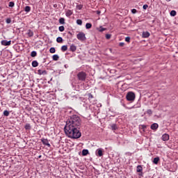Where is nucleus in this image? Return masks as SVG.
I'll use <instances>...</instances> for the list:
<instances>
[{
	"mask_svg": "<svg viewBox=\"0 0 178 178\" xmlns=\"http://www.w3.org/2000/svg\"><path fill=\"white\" fill-rule=\"evenodd\" d=\"M80 126H81V119L77 115L71 116L66 122L64 128L65 133L69 138H80L81 132H80Z\"/></svg>",
	"mask_w": 178,
	"mask_h": 178,
	"instance_id": "f257e3e1",
	"label": "nucleus"
},
{
	"mask_svg": "<svg viewBox=\"0 0 178 178\" xmlns=\"http://www.w3.org/2000/svg\"><path fill=\"white\" fill-rule=\"evenodd\" d=\"M77 78L79 81H86V79H87V74L84 72H80L77 74Z\"/></svg>",
	"mask_w": 178,
	"mask_h": 178,
	"instance_id": "f03ea898",
	"label": "nucleus"
},
{
	"mask_svg": "<svg viewBox=\"0 0 178 178\" xmlns=\"http://www.w3.org/2000/svg\"><path fill=\"white\" fill-rule=\"evenodd\" d=\"M126 98L127 101H134L136 99V94L133 92H129L127 94Z\"/></svg>",
	"mask_w": 178,
	"mask_h": 178,
	"instance_id": "7ed1b4c3",
	"label": "nucleus"
},
{
	"mask_svg": "<svg viewBox=\"0 0 178 178\" xmlns=\"http://www.w3.org/2000/svg\"><path fill=\"white\" fill-rule=\"evenodd\" d=\"M76 38L79 40V41H86V34L83 32H80L76 35Z\"/></svg>",
	"mask_w": 178,
	"mask_h": 178,
	"instance_id": "20e7f679",
	"label": "nucleus"
},
{
	"mask_svg": "<svg viewBox=\"0 0 178 178\" xmlns=\"http://www.w3.org/2000/svg\"><path fill=\"white\" fill-rule=\"evenodd\" d=\"M41 141L44 145H47V147H51V144H49V140H48V139L42 138Z\"/></svg>",
	"mask_w": 178,
	"mask_h": 178,
	"instance_id": "39448f33",
	"label": "nucleus"
},
{
	"mask_svg": "<svg viewBox=\"0 0 178 178\" xmlns=\"http://www.w3.org/2000/svg\"><path fill=\"white\" fill-rule=\"evenodd\" d=\"M11 42H12L10 40H9V41L2 40L1 41V45H4V47H7L8 45H10Z\"/></svg>",
	"mask_w": 178,
	"mask_h": 178,
	"instance_id": "423d86ee",
	"label": "nucleus"
},
{
	"mask_svg": "<svg viewBox=\"0 0 178 178\" xmlns=\"http://www.w3.org/2000/svg\"><path fill=\"white\" fill-rule=\"evenodd\" d=\"M161 140H163V141H168V140H169V134H164L162 136V137H161Z\"/></svg>",
	"mask_w": 178,
	"mask_h": 178,
	"instance_id": "0eeeda50",
	"label": "nucleus"
},
{
	"mask_svg": "<svg viewBox=\"0 0 178 178\" xmlns=\"http://www.w3.org/2000/svg\"><path fill=\"white\" fill-rule=\"evenodd\" d=\"M96 155H98V156H102L104 155L102 149H97L96 150Z\"/></svg>",
	"mask_w": 178,
	"mask_h": 178,
	"instance_id": "6e6552de",
	"label": "nucleus"
},
{
	"mask_svg": "<svg viewBox=\"0 0 178 178\" xmlns=\"http://www.w3.org/2000/svg\"><path fill=\"white\" fill-rule=\"evenodd\" d=\"M158 127H159V125L157 123H154L151 125L152 130H156Z\"/></svg>",
	"mask_w": 178,
	"mask_h": 178,
	"instance_id": "1a4fd4ad",
	"label": "nucleus"
},
{
	"mask_svg": "<svg viewBox=\"0 0 178 178\" xmlns=\"http://www.w3.org/2000/svg\"><path fill=\"white\" fill-rule=\"evenodd\" d=\"M142 37H143V38H148V37H149V32H148V31H145V32H143V34H142Z\"/></svg>",
	"mask_w": 178,
	"mask_h": 178,
	"instance_id": "9d476101",
	"label": "nucleus"
},
{
	"mask_svg": "<svg viewBox=\"0 0 178 178\" xmlns=\"http://www.w3.org/2000/svg\"><path fill=\"white\" fill-rule=\"evenodd\" d=\"M76 49H77V47H76V45L74 44H72L70 47V50L72 51V52H74L76 51Z\"/></svg>",
	"mask_w": 178,
	"mask_h": 178,
	"instance_id": "9b49d317",
	"label": "nucleus"
},
{
	"mask_svg": "<svg viewBox=\"0 0 178 178\" xmlns=\"http://www.w3.org/2000/svg\"><path fill=\"white\" fill-rule=\"evenodd\" d=\"M38 74H40V75H45L47 74V71L45 70H38Z\"/></svg>",
	"mask_w": 178,
	"mask_h": 178,
	"instance_id": "f8f14e48",
	"label": "nucleus"
},
{
	"mask_svg": "<svg viewBox=\"0 0 178 178\" xmlns=\"http://www.w3.org/2000/svg\"><path fill=\"white\" fill-rule=\"evenodd\" d=\"M88 154H89L88 149H84L82 150L83 156H86V155H88Z\"/></svg>",
	"mask_w": 178,
	"mask_h": 178,
	"instance_id": "ddd939ff",
	"label": "nucleus"
},
{
	"mask_svg": "<svg viewBox=\"0 0 178 178\" xmlns=\"http://www.w3.org/2000/svg\"><path fill=\"white\" fill-rule=\"evenodd\" d=\"M65 15L67 17H69L72 16V15H73V12L70 10H67Z\"/></svg>",
	"mask_w": 178,
	"mask_h": 178,
	"instance_id": "4468645a",
	"label": "nucleus"
},
{
	"mask_svg": "<svg viewBox=\"0 0 178 178\" xmlns=\"http://www.w3.org/2000/svg\"><path fill=\"white\" fill-rule=\"evenodd\" d=\"M136 172H138V173H141V172H143V167L141 165H138Z\"/></svg>",
	"mask_w": 178,
	"mask_h": 178,
	"instance_id": "2eb2a0df",
	"label": "nucleus"
},
{
	"mask_svg": "<svg viewBox=\"0 0 178 178\" xmlns=\"http://www.w3.org/2000/svg\"><path fill=\"white\" fill-rule=\"evenodd\" d=\"M27 35H29V37H33V35H34V32L29 29L28 30Z\"/></svg>",
	"mask_w": 178,
	"mask_h": 178,
	"instance_id": "dca6fc26",
	"label": "nucleus"
},
{
	"mask_svg": "<svg viewBox=\"0 0 178 178\" xmlns=\"http://www.w3.org/2000/svg\"><path fill=\"white\" fill-rule=\"evenodd\" d=\"M159 157L154 158L153 160V163H154V165H158V162H159Z\"/></svg>",
	"mask_w": 178,
	"mask_h": 178,
	"instance_id": "f3484780",
	"label": "nucleus"
},
{
	"mask_svg": "<svg viewBox=\"0 0 178 178\" xmlns=\"http://www.w3.org/2000/svg\"><path fill=\"white\" fill-rule=\"evenodd\" d=\"M32 66L33 67H37V66H38V62H37V60H33L32 62Z\"/></svg>",
	"mask_w": 178,
	"mask_h": 178,
	"instance_id": "a211bd4d",
	"label": "nucleus"
},
{
	"mask_svg": "<svg viewBox=\"0 0 178 178\" xmlns=\"http://www.w3.org/2000/svg\"><path fill=\"white\" fill-rule=\"evenodd\" d=\"M53 60H59V56L57 54H54L52 57Z\"/></svg>",
	"mask_w": 178,
	"mask_h": 178,
	"instance_id": "6ab92c4d",
	"label": "nucleus"
},
{
	"mask_svg": "<svg viewBox=\"0 0 178 178\" xmlns=\"http://www.w3.org/2000/svg\"><path fill=\"white\" fill-rule=\"evenodd\" d=\"M24 10H25V12L29 13V12H30V10H31V6H26L25 7V8H24Z\"/></svg>",
	"mask_w": 178,
	"mask_h": 178,
	"instance_id": "aec40b11",
	"label": "nucleus"
},
{
	"mask_svg": "<svg viewBox=\"0 0 178 178\" xmlns=\"http://www.w3.org/2000/svg\"><path fill=\"white\" fill-rule=\"evenodd\" d=\"M25 130H31V125H30V124H26L25 125Z\"/></svg>",
	"mask_w": 178,
	"mask_h": 178,
	"instance_id": "412c9836",
	"label": "nucleus"
},
{
	"mask_svg": "<svg viewBox=\"0 0 178 178\" xmlns=\"http://www.w3.org/2000/svg\"><path fill=\"white\" fill-rule=\"evenodd\" d=\"M59 23H60V24H65V18H63V17L60 18Z\"/></svg>",
	"mask_w": 178,
	"mask_h": 178,
	"instance_id": "4be33fe9",
	"label": "nucleus"
},
{
	"mask_svg": "<svg viewBox=\"0 0 178 178\" xmlns=\"http://www.w3.org/2000/svg\"><path fill=\"white\" fill-rule=\"evenodd\" d=\"M31 56H32V58H35V56H37V51H33L31 53Z\"/></svg>",
	"mask_w": 178,
	"mask_h": 178,
	"instance_id": "5701e85b",
	"label": "nucleus"
},
{
	"mask_svg": "<svg viewBox=\"0 0 178 178\" xmlns=\"http://www.w3.org/2000/svg\"><path fill=\"white\" fill-rule=\"evenodd\" d=\"M91 27H92V24H91L90 23H87V24H86V28L87 29H91Z\"/></svg>",
	"mask_w": 178,
	"mask_h": 178,
	"instance_id": "b1692460",
	"label": "nucleus"
},
{
	"mask_svg": "<svg viewBox=\"0 0 178 178\" xmlns=\"http://www.w3.org/2000/svg\"><path fill=\"white\" fill-rule=\"evenodd\" d=\"M170 16H172L174 17V16H176V15H177L176 10H172L170 13Z\"/></svg>",
	"mask_w": 178,
	"mask_h": 178,
	"instance_id": "393cba45",
	"label": "nucleus"
},
{
	"mask_svg": "<svg viewBox=\"0 0 178 178\" xmlns=\"http://www.w3.org/2000/svg\"><path fill=\"white\" fill-rule=\"evenodd\" d=\"M61 51H63V52H65V51H67V46L63 45V47H61Z\"/></svg>",
	"mask_w": 178,
	"mask_h": 178,
	"instance_id": "a878e982",
	"label": "nucleus"
},
{
	"mask_svg": "<svg viewBox=\"0 0 178 178\" xmlns=\"http://www.w3.org/2000/svg\"><path fill=\"white\" fill-rule=\"evenodd\" d=\"M57 42H63V39L61 37H58L56 39Z\"/></svg>",
	"mask_w": 178,
	"mask_h": 178,
	"instance_id": "bb28decb",
	"label": "nucleus"
},
{
	"mask_svg": "<svg viewBox=\"0 0 178 178\" xmlns=\"http://www.w3.org/2000/svg\"><path fill=\"white\" fill-rule=\"evenodd\" d=\"M56 51V50L54 49V47H51L49 49L50 54H55Z\"/></svg>",
	"mask_w": 178,
	"mask_h": 178,
	"instance_id": "cd10ccee",
	"label": "nucleus"
},
{
	"mask_svg": "<svg viewBox=\"0 0 178 178\" xmlns=\"http://www.w3.org/2000/svg\"><path fill=\"white\" fill-rule=\"evenodd\" d=\"M8 6H9L10 8H13V6H15V2H13V1H10Z\"/></svg>",
	"mask_w": 178,
	"mask_h": 178,
	"instance_id": "c85d7f7f",
	"label": "nucleus"
},
{
	"mask_svg": "<svg viewBox=\"0 0 178 178\" xmlns=\"http://www.w3.org/2000/svg\"><path fill=\"white\" fill-rule=\"evenodd\" d=\"M76 24H79V26H81V24H83V21H81V19H77Z\"/></svg>",
	"mask_w": 178,
	"mask_h": 178,
	"instance_id": "c756f323",
	"label": "nucleus"
},
{
	"mask_svg": "<svg viewBox=\"0 0 178 178\" xmlns=\"http://www.w3.org/2000/svg\"><path fill=\"white\" fill-rule=\"evenodd\" d=\"M58 30L60 32L65 31V26H59Z\"/></svg>",
	"mask_w": 178,
	"mask_h": 178,
	"instance_id": "7c9ffc66",
	"label": "nucleus"
},
{
	"mask_svg": "<svg viewBox=\"0 0 178 178\" xmlns=\"http://www.w3.org/2000/svg\"><path fill=\"white\" fill-rule=\"evenodd\" d=\"M111 129L113 130H117L118 126H116V124H113L111 125Z\"/></svg>",
	"mask_w": 178,
	"mask_h": 178,
	"instance_id": "2f4dec72",
	"label": "nucleus"
},
{
	"mask_svg": "<svg viewBox=\"0 0 178 178\" xmlns=\"http://www.w3.org/2000/svg\"><path fill=\"white\" fill-rule=\"evenodd\" d=\"M6 22L7 23V24H10V23H12V19H10V18H8L6 20Z\"/></svg>",
	"mask_w": 178,
	"mask_h": 178,
	"instance_id": "473e14b6",
	"label": "nucleus"
},
{
	"mask_svg": "<svg viewBox=\"0 0 178 178\" xmlns=\"http://www.w3.org/2000/svg\"><path fill=\"white\" fill-rule=\"evenodd\" d=\"M4 116H8L9 115V111H3Z\"/></svg>",
	"mask_w": 178,
	"mask_h": 178,
	"instance_id": "72a5a7b5",
	"label": "nucleus"
},
{
	"mask_svg": "<svg viewBox=\"0 0 178 178\" xmlns=\"http://www.w3.org/2000/svg\"><path fill=\"white\" fill-rule=\"evenodd\" d=\"M76 8H77V9H78L79 10H81V9L83 8V6H82V5H78V6H76Z\"/></svg>",
	"mask_w": 178,
	"mask_h": 178,
	"instance_id": "f704fd0d",
	"label": "nucleus"
},
{
	"mask_svg": "<svg viewBox=\"0 0 178 178\" xmlns=\"http://www.w3.org/2000/svg\"><path fill=\"white\" fill-rule=\"evenodd\" d=\"M147 115H152V110H151V109L147 110Z\"/></svg>",
	"mask_w": 178,
	"mask_h": 178,
	"instance_id": "c9c22d12",
	"label": "nucleus"
},
{
	"mask_svg": "<svg viewBox=\"0 0 178 178\" xmlns=\"http://www.w3.org/2000/svg\"><path fill=\"white\" fill-rule=\"evenodd\" d=\"M111 37H112V35H111V34H106V38L107 40L111 39Z\"/></svg>",
	"mask_w": 178,
	"mask_h": 178,
	"instance_id": "e433bc0d",
	"label": "nucleus"
},
{
	"mask_svg": "<svg viewBox=\"0 0 178 178\" xmlns=\"http://www.w3.org/2000/svg\"><path fill=\"white\" fill-rule=\"evenodd\" d=\"M143 8L144 10H146V9L148 8V5L147 4H145V5H143Z\"/></svg>",
	"mask_w": 178,
	"mask_h": 178,
	"instance_id": "4c0bfd02",
	"label": "nucleus"
},
{
	"mask_svg": "<svg viewBox=\"0 0 178 178\" xmlns=\"http://www.w3.org/2000/svg\"><path fill=\"white\" fill-rule=\"evenodd\" d=\"M105 30H106L105 28H102V26H101V27L99 28V31L102 32V31H105Z\"/></svg>",
	"mask_w": 178,
	"mask_h": 178,
	"instance_id": "58836bf2",
	"label": "nucleus"
},
{
	"mask_svg": "<svg viewBox=\"0 0 178 178\" xmlns=\"http://www.w3.org/2000/svg\"><path fill=\"white\" fill-rule=\"evenodd\" d=\"M125 41H126L127 42H130V37H127V38H125Z\"/></svg>",
	"mask_w": 178,
	"mask_h": 178,
	"instance_id": "ea45409f",
	"label": "nucleus"
},
{
	"mask_svg": "<svg viewBox=\"0 0 178 178\" xmlns=\"http://www.w3.org/2000/svg\"><path fill=\"white\" fill-rule=\"evenodd\" d=\"M137 12V10L136 9H132L131 10V13H134V14H135Z\"/></svg>",
	"mask_w": 178,
	"mask_h": 178,
	"instance_id": "a19ab883",
	"label": "nucleus"
},
{
	"mask_svg": "<svg viewBox=\"0 0 178 178\" xmlns=\"http://www.w3.org/2000/svg\"><path fill=\"white\" fill-rule=\"evenodd\" d=\"M123 45H124V43H123V42L120 43V47H123Z\"/></svg>",
	"mask_w": 178,
	"mask_h": 178,
	"instance_id": "79ce46f5",
	"label": "nucleus"
},
{
	"mask_svg": "<svg viewBox=\"0 0 178 178\" xmlns=\"http://www.w3.org/2000/svg\"><path fill=\"white\" fill-rule=\"evenodd\" d=\"M90 98H92V95H90Z\"/></svg>",
	"mask_w": 178,
	"mask_h": 178,
	"instance_id": "37998d69",
	"label": "nucleus"
},
{
	"mask_svg": "<svg viewBox=\"0 0 178 178\" xmlns=\"http://www.w3.org/2000/svg\"><path fill=\"white\" fill-rule=\"evenodd\" d=\"M168 2H170V0H166Z\"/></svg>",
	"mask_w": 178,
	"mask_h": 178,
	"instance_id": "c03bdc74",
	"label": "nucleus"
},
{
	"mask_svg": "<svg viewBox=\"0 0 178 178\" xmlns=\"http://www.w3.org/2000/svg\"><path fill=\"white\" fill-rule=\"evenodd\" d=\"M39 158H41V156H39Z\"/></svg>",
	"mask_w": 178,
	"mask_h": 178,
	"instance_id": "a18cd8bd",
	"label": "nucleus"
},
{
	"mask_svg": "<svg viewBox=\"0 0 178 178\" xmlns=\"http://www.w3.org/2000/svg\"><path fill=\"white\" fill-rule=\"evenodd\" d=\"M1 9V8L0 7V10Z\"/></svg>",
	"mask_w": 178,
	"mask_h": 178,
	"instance_id": "49530a36",
	"label": "nucleus"
}]
</instances>
